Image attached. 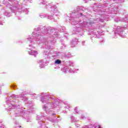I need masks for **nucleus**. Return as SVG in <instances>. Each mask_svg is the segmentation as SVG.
<instances>
[{
	"label": "nucleus",
	"mask_w": 128,
	"mask_h": 128,
	"mask_svg": "<svg viewBox=\"0 0 128 128\" xmlns=\"http://www.w3.org/2000/svg\"><path fill=\"white\" fill-rule=\"evenodd\" d=\"M29 54H30L31 56H37L38 54L36 51L32 50V51H28Z\"/></svg>",
	"instance_id": "obj_1"
},
{
	"label": "nucleus",
	"mask_w": 128,
	"mask_h": 128,
	"mask_svg": "<svg viewBox=\"0 0 128 128\" xmlns=\"http://www.w3.org/2000/svg\"><path fill=\"white\" fill-rule=\"evenodd\" d=\"M55 64H62V61L60 60H56V61H55Z\"/></svg>",
	"instance_id": "obj_2"
},
{
	"label": "nucleus",
	"mask_w": 128,
	"mask_h": 128,
	"mask_svg": "<svg viewBox=\"0 0 128 128\" xmlns=\"http://www.w3.org/2000/svg\"><path fill=\"white\" fill-rule=\"evenodd\" d=\"M43 109L44 110H48V106H44L43 107Z\"/></svg>",
	"instance_id": "obj_3"
},
{
	"label": "nucleus",
	"mask_w": 128,
	"mask_h": 128,
	"mask_svg": "<svg viewBox=\"0 0 128 128\" xmlns=\"http://www.w3.org/2000/svg\"><path fill=\"white\" fill-rule=\"evenodd\" d=\"M71 44H78V42H76V41L72 40V41L71 42Z\"/></svg>",
	"instance_id": "obj_4"
},
{
	"label": "nucleus",
	"mask_w": 128,
	"mask_h": 128,
	"mask_svg": "<svg viewBox=\"0 0 128 128\" xmlns=\"http://www.w3.org/2000/svg\"><path fill=\"white\" fill-rule=\"evenodd\" d=\"M120 27L118 26L117 28V32H122V30H120Z\"/></svg>",
	"instance_id": "obj_5"
},
{
	"label": "nucleus",
	"mask_w": 128,
	"mask_h": 128,
	"mask_svg": "<svg viewBox=\"0 0 128 128\" xmlns=\"http://www.w3.org/2000/svg\"><path fill=\"white\" fill-rule=\"evenodd\" d=\"M11 10H16V9L14 6L10 7Z\"/></svg>",
	"instance_id": "obj_6"
},
{
	"label": "nucleus",
	"mask_w": 128,
	"mask_h": 128,
	"mask_svg": "<svg viewBox=\"0 0 128 128\" xmlns=\"http://www.w3.org/2000/svg\"><path fill=\"white\" fill-rule=\"evenodd\" d=\"M8 14H10V13L8 12H5V16H8Z\"/></svg>",
	"instance_id": "obj_7"
},
{
	"label": "nucleus",
	"mask_w": 128,
	"mask_h": 128,
	"mask_svg": "<svg viewBox=\"0 0 128 128\" xmlns=\"http://www.w3.org/2000/svg\"><path fill=\"white\" fill-rule=\"evenodd\" d=\"M4 125L2 124V123H0V128H4Z\"/></svg>",
	"instance_id": "obj_8"
},
{
	"label": "nucleus",
	"mask_w": 128,
	"mask_h": 128,
	"mask_svg": "<svg viewBox=\"0 0 128 128\" xmlns=\"http://www.w3.org/2000/svg\"><path fill=\"white\" fill-rule=\"evenodd\" d=\"M74 110H76V114H78V108H76V107L75 108Z\"/></svg>",
	"instance_id": "obj_9"
},
{
	"label": "nucleus",
	"mask_w": 128,
	"mask_h": 128,
	"mask_svg": "<svg viewBox=\"0 0 128 128\" xmlns=\"http://www.w3.org/2000/svg\"><path fill=\"white\" fill-rule=\"evenodd\" d=\"M48 18L49 20H52V16H50L48 17Z\"/></svg>",
	"instance_id": "obj_10"
},
{
	"label": "nucleus",
	"mask_w": 128,
	"mask_h": 128,
	"mask_svg": "<svg viewBox=\"0 0 128 128\" xmlns=\"http://www.w3.org/2000/svg\"><path fill=\"white\" fill-rule=\"evenodd\" d=\"M51 10H54V8H52V7L51 8Z\"/></svg>",
	"instance_id": "obj_11"
},
{
	"label": "nucleus",
	"mask_w": 128,
	"mask_h": 128,
	"mask_svg": "<svg viewBox=\"0 0 128 128\" xmlns=\"http://www.w3.org/2000/svg\"><path fill=\"white\" fill-rule=\"evenodd\" d=\"M16 128H22V127L19 126H16Z\"/></svg>",
	"instance_id": "obj_12"
},
{
	"label": "nucleus",
	"mask_w": 128,
	"mask_h": 128,
	"mask_svg": "<svg viewBox=\"0 0 128 128\" xmlns=\"http://www.w3.org/2000/svg\"><path fill=\"white\" fill-rule=\"evenodd\" d=\"M122 22H125L124 18L122 20H121Z\"/></svg>",
	"instance_id": "obj_13"
},
{
	"label": "nucleus",
	"mask_w": 128,
	"mask_h": 128,
	"mask_svg": "<svg viewBox=\"0 0 128 128\" xmlns=\"http://www.w3.org/2000/svg\"><path fill=\"white\" fill-rule=\"evenodd\" d=\"M40 62H44V60H41Z\"/></svg>",
	"instance_id": "obj_14"
},
{
	"label": "nucleus",
	"mask_w": 128,
	"mask_h": 128,
	"mask_svg": "<svg viewBox=\"0 0 128 128\" xmlns=\"http://www.w3.org/2000/svg\"><path fill=\"white\" fill-rule=\"evenodd\" d=\"M40 16L41 18H44V16H42V15H40Z\"/></svg>",
	"instance_id": "obj_15"
},
{
	"label": "nucleus",
	"mask_w": 128,
	"mask_h": 128,
	"mask_svg": "<svg viewBox=\"0 0 128 128\" xmlns=\"http://www.w3.org/2000/svg\"><path fill=\"white\" fill-rule=\"evenodd\" d=\"M42 100H44V97H42V98H41V100L42 102Z\"/></svg>",
	"instance_id": "obj_16"
},
{
	"label": "nucleus",
	"mask_w": 128,
	"mask_h": 128,
	"mask_svg": "<svg viewBox=\"0 0 128 128\" xmlns=\"http://www.w3.org/2000/svg\"><path fill=\"white\" fill-rule=\"evenodd\" d=\"M43 4H46V2L44 1V2H42Z\"/></svg>",
	"instance_id": "obj_17"
},
{
	"label": "nucleus",
	"mask_w": 128,
	"mask_h": 128,
	"mask_svg": "<svg viewBox=\"0 0 128 128\" xmlns=\"http://www.w3.org/2000/svg\"><path fill=\"white\" fill-rule=\"evenodd\" d=\"M84 42H86L84 41L82 42V44H84Z\"/></svg>",
	"instance_id": "obj_18"
},
{
	"label": "nucleus",
	"mask_w": 128,
	"mask_h": 128,
	"mask_svg": "<svg viewBox=\"0 0 128 128\" xmlns=\"http://www.w3.org/2000/svg\"><path fill=\"white\" fill-rule=\"evenodd\" d=\"M10 2H14V0H8Z\"/></svg>",
	"instance_id": "obj_19"
},
{
	"label": "nucleus",
	"mask_w": 128,
	"mask_h": 128,
	"mask_svg": "<svg viewBox=\"0 0 128 128\" xmlns=\"http://www.w3.org/2000/svg\"><path fill=\"white\" fill-rule=\"evenodd\" d=\"M32 40V38H28L29 40Z\"/></svg>",
	"instance_id": "obj_20"
},
{
	"label": "nucleus",
	"mask_w": 128,
	"mask_h": 128,
	"mask_svg": "<svg viewBox=\"0 0 128 128\" xmlns=\"http://www.w3.org/2000/svg\"><path fill=\"white\" fill-rule=\"evenodd\" d=\"M82 120H84V117H83L82 116Z\"/></svg>",
	"instance_id": "obj_21"
},
{
	"label": "nucleus",
	"mask_w": 128,
	"mask_h": 128,
	"mask_svg": "<svg viewBox=\"0 0 128 128\" xmlns=\"http://www.w3.org/2000/svg\"><path fill=\"white\" fill-rule=\"evenodd\" d=\"M72 70H70V72H72Z\"/></svg>",
	"instance_id": "obj_22"
},
{
	"label": "nucleus",
	"mask_w": 128,
	"mask_h": 128,
	"mask_svg": "<svg viewBox=\"0 0 128 128\" xmlns=\"http://www.w3.org/2000/svg\"><path fill=\"white\" fill-rule=\"evenodd\" d=\"M50 121H51V122H54V120H50Z\"/></svg>",
	"instance_id": "obj_23"
},
{
	"label": "nucleus",
	"mask_w": 128,
	"mask_h": 128,
	"mask_svg": "<svg viewBox=\"0 0 128 128\" xmlns=\"http://www.w3.org/2000/svg\"><path fill=\"white\" fill-rule=\"evenodd\" d=\"M45 32V34H48V32Z\"/></svg>",
	"instance_id": "obj_24"
},
{
	"label": "nucleus",
	"mask_w": 128,
	"mask_h": 128,
	"mask_svg": "<svg viewBox=\"0 0 128 128\" xmlns=\"http://www.w3.org/2000/svg\"><path fill=\"white\" fill-rule=\"evenodd\" d=\"M66 70H68V68H67V69H66Z\"/></svg>",
	"instance_id": "obj_25"
},
{
	"label": "nucleus",
	"mask_w": 128,
	"mask_h": 128,
	"mask_svg": "<svg viewBox=\"0 0 128 128\" xmlns=\"http://www.w3.org/2000/svg\"><path fill=\"white\" fill-rule=\"evenodd\" d=\"M0 24H2V23H1V24L0 23Z\"/></svg>",
	"instance_id": "obj_26"
},
{
	"label": "nucleus",
	"mask_w": 128,
	"mask_h": 128,
	"mask_svg": "<svg viewBox=\"0 0 128 128\" xmlns=\"http://www.w3.org/2000/svg\"><path fill=\"white\" fill-rule=\"evenodd\" d=\"M101 128L100 126H99V128Z\"/></svg>",
	"instance_id": "obj_27"
},
{
	"label": "nucleus",
	"mask_w": 128,
	"mask_h": 128,
	"mask_svg": "<svg viewBox=\"0 0 128 128\" xmlns=\"http://www.w3.org/2000/svg\"><path fill=\"white\" fill-rule=\"evenodd\" d=\"M72 24H74L73 23Z\"/></svg>",
	"instance_id": "obj_28"
}]
</instances>
